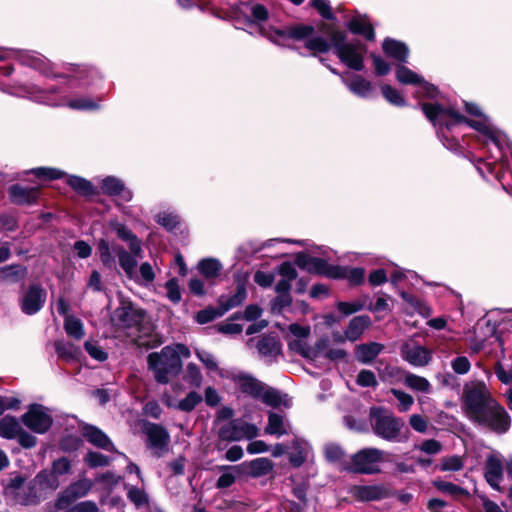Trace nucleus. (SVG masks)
<instances>
[{
    "mask_svg": "<svg viewBox=\"0 0 512 512\" xmlns=\"http://www.w3.org/2000/svg\"><path fill=\"white\" fill-rule=\"evenodd\" d=\"M422 110L434 126L450 128L462 122L467 123L470 127L480 132L487 142L493 143L499 149L502 159L506 157V150H509L512 156V148L509 146L506 136L491 125L489 119L476 105L466 103L467 112L477 116L478 119L476 120H468L454 109L440 104H423Z\"/></svg>",
    "mask_w": 512,
    "mask_h": 512,
    "instance_id": "1",
    "label": "nucleus"
},
{
    "mask_svg": "<svg viewBox=\"0 0 512 512\" xmlns=\"http://www.w3.org/2000/svg\"><path fill=\"white\" fill-rule=\"evenodd\" d=\"M464 403L468 417L480 426L503 434L511 425L506 410L491 396L484 383H476L465 390Z\"/></svg>",
    "mask_w": 512,
    "mask_h": 512,
    "instance_id": "2",
    "label": "nucleus"
},
{
    "mask_svg": "<svg viewBox=\"0 0 512 512\" xmlns=\"http://www.w3.org/2000/svg\"><path fill=\"white\" fill-rule=\"evenodd\" d=\"M259 30L262 35L279 45H284L285 41L289 38L306 40L305 47L312 51L313 54L327 52L333 46L331 40L328 41L321 36L310 37L313 32V27L311 26H295L288 31L271 28L265 29L259 26Z\"/></svg>",
    "mask_w": 512,
    "mask_h": 512,
    "instance_id": "3",
    "label": "nucleus"
},
{
    "mask_svg": "<svg viewBox=\"0 0 512 512\" xmlns=\"http://www.w3.org/2000/svg\"><path fill=\"white\" fill-rule=\"evenodd\" d=\"M311 334L309 325L290 324L284 335L288 348L304 358L316 359L319 354L328 345V338L319 339L314 347L308 344V338Z\"/></svg>",
    "mask_w": 512,
    "mask_h": 512,
    "instance_id": "4",
    "label": "nucleus"
},
{
    "mask_svg": "<svg viewBox=\"0 0 512 512\" xmlns=\"http://www.w3.org/2000/svg\"><path fill=\"white\" fill-rule=\"evenodd\" d=\"M147 363L155 380L160 384H167L170 377L176 376L182 369V361L172 346H165L160 352L150 353Z\"/></svg>",
    "mask_w": 512,
    "mask_h": 512,
    "instance_id": "5",
    "label": "nucleus"
},
{
    "mask_svg": "<svg viewBox=\"0 0 512 512\" xmlns=\"http://www.w3.org/2000/svg\"><path fill=\"white\" fill-rule=\"evenodd\" d=\"M331 38L335 53L340 61L348 66L350 69L360 71L363 69V58L365 48L359 42L346 43V35L341 31L331 29L327 31Z\"/></svg>",
    "mask_w": 512,
    "mask_h": 512,
    "instance_id": "6",
    "label": "nucleus"
},
{
    "mask_svg": "<svg viewBox=\"0 0 512 512\" xmlns=\"http://www.w3.org/2000/svg\"><path fill=\"white\" fill-rule=\"evenodd\" d=\"M385 453L377 448H365L351 457L349 469L362 474H376L381 471Z\"/></svg>",
    "mask_w": 512,
    "mask_h": 512,
    "instance_id": "7",
    "label": "nucleus"
},
{
    "mask_svg": "<svg viewBox=\"0 0 512 512\" xmlns=\"http://www.w3.org/2000/svg\"><path fill=\"white\" fill-rule=\"evenodd\" d=\"M372 427L374 433L388 441H394L404 427L402 419L393 416L390 413H384L381 410L373 409L371 411Z\"/></svg>",
    "mask_w": 512,
    "mask_h": 512,
    "instance_id": "8",
    "label": "nucleus"
},
{
    "mask_svg": "<svg viewBox=\"0 0 512 512\" xmlns=\"http://www.w3.org/2000/svg\"><path fill=\"white\" fill-rule=\"evenodd\" d=\"M143 433L146 436L147 448L153 456L162 457L168 452L170 435L163 426L147 423L144 425Z\"/></svg>",
    "mask_w": 512,
    "mask_h": 512,
    "instance_id": "9",
    "label": "nucleus"
},
{
    "mask_svg": "<svg viewBox=\"0 0 512 512\" xmlns=\"http://www.w3.org/2000/svg\"><path fill=\"white\" fill-rule=\"evenodd\" d=\"M35 486L36 483L34 481L26 486L25 478L20 475H15L6 486L5 493L16 502L22 505H29L37 502Z\"/></svg>",
    "mask_w": 512,
    "mask_h": 512,
    "instance_id": "10",
    "label": "nucleus"
},
{
    "mask_svg": "<svg viewBox=\"0 0 512 512\" xmlns=\"http://www.w3.org/2000/svg\"><path fill=\"white\" fill-rule=\"evenodd\" d=\"M259 429L254 425L240 420H233L222 426L219 437L225 441L251 440L258 436Z\"/></svg>",
    "mask_w": 512,
    "mask_h": 512,
    "instance_id": "11",
    "label": "nucleus"
},
{
    "mask_svg": "<svg viewBox=\"0 0 512 512\" xmlns=\"http://www.w3.org/2000/svg\"><path fill=\"white\" fill-rule=\"evenodd\" d=\"M22 423L35 433L43 434L52 425V417L42 405L34 404L22 415Z\"/></svg>",
    "mask_w": 512,
    "mask_h": 512,
    "instance_id": "12",
    "label": "nucleus"
},
{
    "mask_svg": "<svg viewBox=\"0 0 512 512\" xmlns=\"http://www.w3.org/2000/svg\"><path fill=\"white\" fill-rule=\"evenodd\" d=\"M45 301V290L40 285L32 284L20 296L19 305L24 314L34 315L42 309Z\"/></svg>",
    "mask_w": 512,
    "mask_h": 512,
    "instance_id": "13",
    "label": "nucleus"
},
{
    "mask_svg": "<svg viewBox=\"0 0 512 512\" xmlns=\"http://www.w3.org/2000/svg\"><path fill=\"white\" fill-rule=\"evenodd\" d=\"M396 78L402 84L418 85L417 96L422 95L433 98L436 94V88L433 85L424 81L420 75L403 65L396 67Z\"/></svg>",
    "mask_w": 512,
    "mask_h": 512,
    "instance_id": "14",
    "label": "nucleus"
},
{
    "mask_svg": "<svg viewBox=\"0 0 512 512\" xmlns=\"http://www.w3.org/2000/svg\"><path fill=\"white\" fill-rule=\"evenodd\" d=\"M143 319V310L136 308L130 302H122L121 305L114 310L112 315V321L115 325L122 328L136 326L140 324Z\"/></svg>",
    "mask_w": 512,
    "mask_h": 512,
    "instance_id": "15",
    "label": "nucleus"
},
{
    "mask_svg": "<svg viewBox=\"0 0 512 512\" xmlns=\"http://www.w3.org/2000/svg\"><path fill=\"white\" fill-rule=\"evenodd\" d=\"M503 461L498 453H491L486 457L484 464V477L487 483L495 490L500 491L503 481Z\"/></svg>",
    "mask_w": 512,
    "mask_h": 512,
    "instance_id": "16",
    "label": "nucleus"
},
{
    "mask_svg": "<svg viewBox=\"0 0 512 512\" xmlns=\"http://www.w3.org/2000/svg\"><path fill=\"white\" fill-rule=\"evenodd\" d=\"M92 488V482L88 479H80L66 488L56 501L58 509L67 508L76 499L84 497Z\"/></svg>",
    "mask_w": 512,
    "mask_h": 512,
    "instance_id": "17",
    "label": "nucleus"
},
{
    "mask_svg": "<svg viewBox=\"0 0 512 512\" xmlns=\"http://www.w3.org/2000/svg\"><path fill=\"white\" fill-rule=\"evenodd\" d=\"M231 381L244 394L256 399L261 392L262 382L245 372H232L229 375Z\"/></svg>",
    "mask_w": 512,
    "mask_h": 512,
    "instance_id": "18",
    "label": "nucleus"
},
{
    "mask_svg": "<svg viewBox=\"0 0 512 512\" xmlns=\"http://www.w3.org/2000/svg\"><path fill=\"white\" fill-rule=\"evenodd\" d=\"M297 264L299 267L307 270L308 272L324 275L328 278H332V274L336 273L337 266L329 265L325 260L316 257H309L300 255L297 258Z\"/></svg>",
    "mask_w": 512,
    "mask_h": 512,
    "instance_id": "19",
    "label": "nucleus"
},
{
    "mask_svg": "<svg viewBox=\"0 0 512 512\" xmlns=\"http://www.w3.org/2000/svg\"><path fill=\"white\" fill-rule=\"evenodd\" d=\"M403 358L413 366L423 367L431 361V352L423 346L406 345L402 351Z\"/></svg>",
    "mask_w": 512,
    "mask_h": 512,
    "instance_id": "20",
    "label": "nucleus"
},
{
    "mask_svg": "<svg viewBox=\"0 0 512 512\" xmlns=\"http://www.w3.org/2000/svg\"><path fill=\"white\" fill-rule=\"evenodd\" d=\"M115 255L118 257L119 265L130 279L136 278L137 260L141 257L135 256L131 251H126L123 247L117 246L113 248Z\"/></svg>",
    "mask_w": 512,
    "mask_h": 512,
    "instance_id": "21",
    "label": "nucleus"
},
{
    "mask_svg": "<svg viewBox=\"0 0 512 512\" xmlns=\"http://www.w3.org/2000/svg\"><path fill=\"white\" fill-rule=\"evenodd\" d=\"M257 349L267 362H272L281 354V344L274 336H265L259 340Z\"/></svg>",
    "mask_w": 512,
    "mask_h": 512,
    "instance_id": "22",
    "label": "nucleus"
},
{
    "mask_svg": "<svg viewBox=\"0 0 512 512\" xmlns=\"http://www.w3.org/2000/svg\"><path fill=\"white\" fill-rule=\"evenodd\" d=\"M348 29L354 34L363 35L367 40H374V28L366 15L356 14L347 24Z\"/></svg>",
    "mask_w": 512,
    "mask_h": 512,
    "instance_id": "23",
    "label": "nucleus"
},
{
    "mask_svg": "<svg viewBox=\"0 0 512 512\" xmlns=\"http://www.w3.org/2000/svg\"><path fill=\"white\" fill-rule=\"evenodd\" d=\"M370 324L371 320L367 315L352 318L345 330L347 340L351 342L358 340Z\"/></svg>",
    "mask_w": 512,
    "mask_h": 512,
    "instance_id": "24",
    "label": "nucleus"
},
{
    "mask_svg": "<svg viewBox=\"0 0 512 512\" xmlns=\"http://www.w3.org/2000/svg\"><path fill=\"white\" fill-rule=\"evenodd\" d=\"M289 431L290 424L284 416L273 412L269 413L268 424L265 428L267 434L281 437L288 434Z\"/></svg>",
    "mask_w": 512,
    "mask_h": 512,
    "instance_id": "25",
    "label": "nucleus"
},
{
    "mask_svg": "<svg viewBox=\"0 0 512 512\" xmlns=\"http://www.w3.org/2000/svg\"><path fill=\"white\" fill-rule=\"evenodd\" d=\"M384 349V346L377 342L360 344L355 349V356L361 363L372 362Z\"/></svg>",
    "mask_w": 512,
    "mask_h": 512,
    "instance_id": "26",
    "label": "nucleus"
},
{
    "mask_svg": "<svg viewBox=\"0 0 512 512\" xmlns=\"http://www.w3.org/2000/svg\"><path fill=\"white\" fill-rule=\"evenodd\" d=\"M84 437L93 445L108 450V451H114V445L110 441V439L107 437L106 434H104L100 429L94 427V426H87L84 428Z\"/></svg>",
    "mask_w": 512,
    "mask_h": 512,
    "instance_id": "27",
    "label": "nucleus"
},
{
    "mask_svg": "<svg viewBox=\"0 0 512 512\" xmlns=\"http://www.w3.org/2000/svg\"><path fill=\"white\" fill-rule=\"evenodd\" d=\"M12 202L16 204H30L36 201L38 196L37 188H24L19 185H13L9 189Z\"/></svg>",
    "mask_w": 512,
    "mask_h": 512,
    "instance_id": "28",
    "label": "nucleus"
},
{
    "mask_svg": "<svg viewBox=\"0 0 512 512\" xmlns=\"http://www.w3.org/2000/svg\"><path fill=\"white\" fill-rule=\"evenodd\" d=\"M382 47L387 56L400 62H406L409 49L404 43L387 38L384 40Z\"/></svg>",
    "mask_w": 512,
    "mask_h": 512,
    "instance_id": "29",
    "label": "nucleus"
},
{
    "mask_svg": "<svg viewBox=\"0 0 512 512\" xmlns=\"http://www.w3.org/2000/svg\"><path fill=\"white\" fill-rule=\"evenodd\" d=\"M246 298L245 287L239 285L236 291L231 295L220 296L218 303L220 306V314H225L230 309L239 306Z\"/></svg>",
    "mask_w": 512,
    "mask_h": 512,
    "instance_id": "30",
    "label": "nucleus"
},
{
    "mask_svg": "<svg viewBox=\"0 0 512 512\" xmlns=\"http://www.w3.org/2000/svg\"><path fill=\"white\" fill-rule=\"evenodd\" d=\"M293 451L290 454V463L294 467L301 466L311 453L310 445L303 439H295L292 442Z\"/></svg>",
    "mask_w": 512,
    "mask_h": 512,
    "instance_id": "31",
    "label": "nucleus"
},
{
    "mask_svg": "<svg viewBox=\"0 0 512 512\" xmlns=\"http://www.w3.org/2000/svg\"><path fill=\"white\" fill-rule=\"evenodd\" d=\"M336 270V273L332 274V279H346L352 285H359L364 281L365 270L362 268L337 266Z\"/></svg>",
    "mask_w": 512,
    "mask_h": 512,
    "instance_id": "32",
    "label": "nucleus"
},
{
    "mask_svg": "<svg viewBox=\"0 0 512 512\" xmlns=\"http://www.w3.org/2000/svg\"><path fill=\"white\" fill-rule=\"evenodd\" d=\"M432 485L441 493L451 496L454 499L467 498L470 493L465 488L452 482L436 479Z\"/></svg>",
    "mask_w": 512,
    "mask_h": 512,
    "instance_id": "33",
    "label": "nucleus"
},
{
    "mask_svg": "<svg viewBox=\"0 0 512 512\" xmlns=\"http://www.w3.org/2000/svg\"><path fill=\"white\" fill-rule=\"evenodd\" d=\"M115 231L120 239L128 242L129 249L135 256L142 257L141 242L126 226L117 224Z\"/></svg>",
    "mask_w": 512,
    "mask_h": 512,
    "instance_id": "34",
    "label": "nucleus"
},
{
    "mask_svg": "<svg viewBox=\"0 0 512 512\" xmlns=\"http://www.w3.org/2000/svg\"><path fill=\"white\" fill-rule=\"evenodd\" d=\"M20 422L12 416H5L0 419V436L5 439H15L21 432Z\"/></svg>",
    "mask_w": 512,
    "mask_h": 512,
    "instance_id": "35",
    "label": "nucleus"
},
{
    "mask_svg": "<svg viewBox=\"0 0 512 512\" xmlns=\"http://www.w3.org/2000/svg\"><path fill=\"white\" fill-rule=\"evenodd\" d=\"M266 405L277 407L280 405L289 406L288 399L284 400L282 395L275 389L266 387L264 384L261 386V392L256 397Z\"/></svg>",
    "mask_w": 512,
    "mask_h": 512,
    "instance_id": "36",
    "label": "nucleus"
},
{
    "mask_svg": "<svg viewBox=\"0 0 512 512\" xmlns=\"http://www.w3.org/2000/svg\"><path fill=\"white\" fill-rule=\"evenodd\" d=\"M341 79L352 93L360 97H366L371 91V83L361 76H355L350 82L347 81L344 75H341Z\"/></svg>",
    "mask_w": 512,
    "mask_h": 512,
    "instance_id": "37",
    "label": "nucleus"
},
{
    "mask_svg": "<svg viewBox=\"0 0 512 512\" xmlns=\"http://www.w3.org/2000/svg\"><path fill=\"white\" fill-rule=\"evenodd\" d=\"M404 383L414 391L422 393H429L431 391V384L426 378L410 372L404 374Z\"/></svg>",
    "mask_w": 512,
    "mask_h": 512,
    "instance_id": "38",
    "label": "nucleus"
},
{
    "mask_svg": "<svg viewBox=\"0 0 512 512\" xmlns=\"http://www.w3.org/2000/svg\"><path fill=\"white\" fill-rule=\"evenodd\" d=\"M199 272L207 279H214L219 276L222 265L214 258H206L198 263Z\"/></svg>",
    "mask_w": 512,
    "mask_h": 512,
    "instance_id": "39",
    "label": "nucleus"
},
{
    "mask_svg": "<svg viewBox=\"0 0 512 512\" xmlns=\"http://www.w3.org/2000/svg\"><path fill=\"white\" fill-rule=\"evenodd\" d=\"M64 330L68 336L76 340L82 339L85 335L83 322L74 316L65 317Z\"/></svg>",
    "mask_w": 512,
    "mask_h": 512,
    "instance_id": "40",
    "label": "nucleus"
},
{
    "mask_svg": "<svg viewBox=\"0 0 512 512\" xmlns=\"http://www.w3.org/2000/svg\"><path fill=\"white\" fill-rule=\"evenodd\" d=\"M248 467L252 476L260 477L269 474L273 464L268 458L262 457L250 461Z\"/></svg>",
    "mask_w": 512,
    "mask_h": 512,
    "instance_id": "41",
    "label": "nucleus"
},
{
    "mask_svg": "<svg viewBox=\"0 0 512 512\" xmlns=\"http://www.w3.org/2000/svg\"><path fill=\"white\" fill-rule=\"evenodd\" d=\"M55 351L59 358L65 361L76 359L80 354V349L72 343L57 341L55 343Z\"/></svg>",
    "mask_w": 512,
    "mask_h": 512,
    "instance_id": "42",
    "label": "nucleus"
},
{
    "mask_svg": "<svg viewBox=\"0 0 512 512\" xmlns=\"http://www.w3.org/2000/svg\"><path fill=\"white\" fill-rule=\"evenodd\" d=\"M383 489L378 486H357L354 495L363 501H371L381 498Z\"/></svg>",
    "mask_w": 512,
    "mask_h": 512,
    "instance_id": "43",
    "label": "nucleus"
},
{
    "mask_svg": "<svg viewBox=\"0 0 512 512\" xmlns=\"http://www.w3.org/2000/svg\"><path fill=\"white\" fill-rule=\"evenodd\" d=\"M117 246L118 245L110 246L109 243L104 239H101L98 242V252H99L100 259H101L103 265H105L108 268H112L115 266V259L113 256V254H115V252H114L113 248L117 247Z\"/></svg>",
    "mask_w": 512,
    "mask_h": 512,
    "instance_id": "44",
    "label": "nucleus"
},
{
    "mask_svg": "<svg viewBox=\"0 0 512 512\" xmlns=\"http://www.w3.org/2000/svg\"><path fill=\"white\" fill-rule=\"evenodd\" d=\"M390 393L397 399L398 401V404H397V409L399 412H407L410 410V408L412 407V405L414 404V398L402 391V390H398V389H394L392 388L390 390Z\"/></svg>",
    "mask_w": 512,
    "mask_h": 512,
    "instance_id": "45",
    "label": "nucleus"
},
{
    "mask_svg": "<svg viewBox=\"0 0 512 512\" xmlns=\"http://www.w3.org/2000/svg\"><path fill=\"white\" fill-rule=\"evenodd\" d=\"M202 401V396L198 392L191 391L187 394V396L180 400L177 404V408L184 412L192 411L200 402Z\"/></svg>",
    "mask_w": 512,
    "mask_h": 512,
    "instance_id": "46",
    "label": "nucleus"
},
{
    "mask_svg": "<svg viewBox=\"0 0 512 512\" xmlns=\"http://www.w3.org/2000/svg\"><path fill=\"white\" fill-rule=\"evenodd\" d=\"M84 348L90 357L96 361L103 362L108 358L107 352L96 341H86Z\"/></svg>",
    "mask_w": 512,
    "mask_h": 512,
    "instance_id": "47",
    "label": "nucleus"
},
{
    "mask_svg": "<svg viewBox=\"0 0 512 512\" xmlns=\"http://www.w3.org/2000/svg\"><path fill=\"white\" fill-rule=\"evenodd\" d=\"M67 183L78 193L83 195H89L93 193V186L87 180L77 177V176H69L67 178Z\"/></svg>",
    "mask_w": 512,
    "mask_h": 512,
    "instance_id": "48",
    "label": "nucleus"
},
{
    "mask_svg": "<svg viewBox=\"0 0 512 512\" xmlns=\"http://www.w3.org/2000/svg\"><path fill=\"white\" fill-rule=\"evenodd\" d=\"M464 462L460 456L452 455L441 459L439 469L441 471H459L463 468Z\"/></svg>",
    "mask_w": 512,
    "mask_h": 512,
    "instance_id": "49",
    "label": "nucleus"
},
{
    "mask_svg": "<svg viewBox=\"0 0 512 512\" xmlns=\"http://www.w3.org/2000/svg\"><path fill=\"white\" fill-rule=\"evenodd\" d=\"M101 188L104 193L115 196L123 188V183L115 177H106L102 181Z\"/></svg>",
    "mask_w": 512,
    "mask_h": 512,
    "instance_id": "50",
    "label": "nucleus"
},
{
    "mask_svg": "<svg viewBox=\"0 0 512 512\" xmlns=\"http://www.w3.org/2000/svg\"><path fill=\"white\" fill-rule=\"evenodd\" d=\"M185 379L191 386H194V387L201 386L202 375H201L199 368L195 364L190 363L187 365L186 372H185Z\"/></svg>",
    "mask_w": 512,
    "mask_h": 512,
    "instance_id": "51",
    "label": "nucleus"
},
{
    "mask_svg": "<svg viewBox=\"0 0 512 512\" xmlns=\"http://www.w3.org/2000/svg\"><path fill=\"white\" fill-rule=\"evenodd\" d=\"M381 89L383 96L388 102L396 106L405 105L404 98L396 89L389 85H383Z\"/></svg>",
    "mask_w": 512,
    "mask_h": 512,
    "instance_id": "52",
    "label": "nucleus"
},
{
    "mask_svg": "<svg viewBox=\"0 0 512 512\" xmlns=\"http://www.w3.org/2000/svg\"><path fill=\"white\" fill-rule=\"evenodd\" d=\"M405 373H406L405 371H402L398 367L388 366L383 371L381 377H382V380L387 381L391 384H395V383L400 382L402 380V378L404 379Z\"/></svg>",
    "mask_w": 512,
    "mask_h": 512,
    "instance_id": "53",
    "label": "nucleus"
},
{
    "mask_svg": "<svg viewBox=\"0 0 512 512\" xmlns=\"http://www.w3.org/2000/svg\"><path fill=\"white\" fill-rule=\"evenodd\" d=\"M68 106L77 110H94L99 107V104L90 98L81 97L70 100Z\"/></svg>",
    "mask_w": 512,
    "mask_h": 512,
    "instance_id": "54",
    "label": "nucleus"
},
{
    "mask_svg": "<svg viewBox=\"0 0 512 512\" xmlns=\"http://www.w3.org/2000/svg\"><path fill=\"white\" fill-rule=\"evenodd\" d=\"M167 298L173 303H179L181 300V291L176 278L168 280L165 284Z\"/></svg>",
    "mask_w": 512,
    "mask_h": 512,
    "instance_id": "55",
    "label": "nucleus"
},
{
    "mask_svg": "<svg viewBox=\"0 0 512 512\" xmlns=\"http://www.w3.org/2000/svg\"><path fill=\"white\" fill-rule=\"evenodd\" d=\"M127 496L129 500L134 503L137 507L143 506L148 502L147 495L145 492L137 487H129Z\"/></svg>",
    "mask_w": 512,
    "mask_h": 512,
    "instance_id": "56",
    "label": "nucleus"
},
{
    "mask_svg": "<svg viewBox=\"0 0 512 512\" xmlns=\"http://www.w3.org/2000/svg\"><path fill=\"white\" fill-rule=\"evenodd\" d=\"M415 449H418L429 455H435L441 452L442 444L435 439H428L423 441L420 445H415Z\"/></svg>",
    "mask_w": 512,
    "mask_h": 512,
    "instance_id": "57",
    "label": "nucleus"
},
{
    "mask_svg": "<svg viewBox=\"0 0 512 512\" xmlns=\"http://www.w3.org/2000/svg\"><path fill=\"white\" fill-rule=\"evenodd\" d=\"M409 425L418 433H426L429 427L428 420L420 414H412L409 417Z\"/></svg>",
    "mask_w": 512,
    "mask_h": 512,
    "instance_id": "58",
    "label": "nucleus"
},
{
    "mask_svg": "<svg viewBox=\"0 0 512 512\" xmlns=\"http://www.w3.org/2000/svg\"><path fill=\"white\" fill-rule=\"evenodd\" d=\"M85 462L92 468L106 466L109 464V458L101 453L90 451L85 456Z\"/></svg>",
    "mask_w": 512,
    "mask_h": 512,
    "instance_id": "59",
    "label": "nucleus"
},
{
    "mask_svg": "<svg viewBox=\"0 0 512 512\" xmlns=\"http://www.w3.org/2000/svg\"><path fill=\"white\" fill-rule=\"evenodd\" d=\"M222 315L223 314H220V306L217 309L207 308L197 313L196 321L199 324H206L213 321L217 317H221Z\"/></svg>",
    "mask_w": 512,
    "mask_h": 512,
    "instance_id": "60",
    "label": "nucleus"
},
{
    "mask_svg": "<svg viewBox=\"0 0 512 512\" xmlns=\"http://www.w3.org/2000/svg\"><path fill=\"white\" fill-rule=\"evenodd\" d=\"M196 356L198 359L204 364V366L211 370V371H217L218 370V364L215 360L214 356L205 350L196 349Z\"/></svg>",
    "mask_w": 512,
    "mask_h": 512,
    "instance_id": "61",
    "label": "nucleus"
},
{
    "mask_svg": "<svg viewBox=\"0 0 512 512\" xmlns=\"http://www.w3.org/2000/svg\"><path fill=\"white\" fill-rule=\"evenodd\" d=\"M356 382L362 387H375L377 385L375 374L366 369L359 372Z\"/></svg>",
    "mask_w": 512,
    "mask_h": 512,
    "instance_id": "62",
    "label": "nucleus"
},
{
    "mask_svg": "<svg viewBox=\"0 0 512 512\" xmlns=\"http://www.w3.org/2000/svg\"><path fill=\"white\" fill-rule=\"evenodd\" d=\"M451 367L457 374H466L469 372L471 364L467 357L458 356L451 362Z\"/></svg>",
    "mask_w": 512,
    "mask_h": 512,
    "instance_id": "63",
    "label": "nucleus"
},
{
    "mask_svg": "<svg viewBox=\"0 0 512 512\" xmlns=\"http://www.w3.org/2000/svg\"><path fill=\"white\" fill-rule=\"evenodd\" d=\"M362 308H363V304L360 301H353V302H342L341 301V302L337 303V309L346 316L356 313V312L362 310Z\"/></svg>",
    "mask_w": 512,
    "mask_h": 512,
    "instance_id": "64",
    "label": "nucleus"
}]
</instances>
